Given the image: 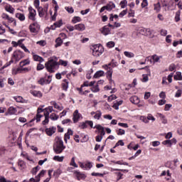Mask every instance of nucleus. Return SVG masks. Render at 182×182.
I'll use <instances>...</instances> for the list:
<instances>
[{"label": "nucleus", "mask_w": 182, "mask_h": 182, "mask_svg": "<svg viewBox=\"0 0 182 182\" xmlns=\"http://www.w3.org/2000/svg\"><path fill=\"white\" fill-rule=\"evenodd\" d=\"M65 149H66V146H64L62 138L60 136H56L53 144V151H55V154H60Z\"/></svg>", "instance_id": "1"}, {"label": "nucleus", "mask_w": 182, "mask_h": 182, "mask_svg": "<svg viewBox=\"0 0 182 182\" xmlns=\"http://www.w3.org/2000/svg\"><path fill=\"white\" fill-rule=\"evenodd\" d=\"M45 66L48 72H49L50 73H53L55 70H58V69L59 68L58 58H50L47 63H46Z\"/></svg>", "instance_id": "2"}, {"label": "nucleus", "mask_w": 182, "mask_h": 182, "mask_svg": "<svg viewBox=\"0 0 182 182\" xmlns=\"http://www.w3.org/2000/svg\"><path fill=\"white\" fill-rule=\"evenodd\" d=\"M92 55L95 58H99V56H102L103 55V52H105V48L100 44H95L92 47Z\"/></svg>", "instance_id": "3"}, {"label": "nucleus", "mask_w": 182, "mask_h": 182, "mask_svg": "<svg viewBox=\"0 0 182 182\" xmlns=\"http://www.w3.org/2000/svg\"><path fill=\"white\" fill-rule=\"evenodd\" d=\"M42 112L45 113V109H43L42 108H38L37 110V114L36 118L33 119L28 124H26V126H28V127H32V126H33V122H35V120H36L37 123L38 122H41V118L42 117V115L39 113H42Z\"/></svg>", "instance_id": "4"}, {"label": "nucleus", "mask_w": 182, "mask_h": 182, "mask_svg": "<svg viewBox=\"0 0 182 182\" xmlns=\"http://www.w3.org/2000/svg\"><path fill=\"white\" fill-rule=\"evenodd\" d=\"M28 29L31 33H34V35H38V33L41 29V25H39V23H38L37 21H34L29 25Z\"/></svg>", "instance_id": "5"}, {"label": "nucleus", "mask_w": 182, "mask_h": 182, "mask_svg": "<svg viewBox=\"0 0 182 182\" xmlns=\"http://www.w3.org/2000/svg\"><path fill=\"white\" fill-rule=\"evenodd\" d=\"M28 18L30 21H32L33 22L36 21V10L35 9H33L32 6H29L28 8Z\"/></svg>", "instance_id": "6"}, {"label": "nucleus", "mask_w": 182, "mask_h": 182, "mask_svg": "<svg viewBox=\"0 0 182 182\" xmlns=\"http://www.w3.org/2000/svg\"><path fill=\"white\" fill-rule=\"evenodd\" d=\"M12 57L16 62H19L20 60H21L23 58H25V53L18 50L14 52Z\"/></svg>", "instance_id": "7"}, {"label": "nucleus", "mask_w": 182, "mask_h": 182, "mask_svg": "<svg viewBox=\"0 0 182 182\" xmlns=\"http://www.w3.org/2000/svg\"><path fill=\"white\" fill-rule=\"evenodd\" d=\"M114 8H116V4L110 1L106 6H102L100 10V12L102 14V12H105V11H112V9H114Z\"/></svg>", "instance_id": "8"}, {"label": "nucleus", "mask_w": 182, "mask_h": 182, "mask_svg": "<svg viewBox=\"0 0 182 182\" xmlns=\"http://www.w3.org/2000/svg\"><path fill=\"white\" fill-rule=\"evenodd\" d=\"M78 164L80 168H82V170H90V168L93 167V164H92V163L89 161L86 163L78 162Z\"/></svg>", "instance_id": "9"}, {"label": "nucleus", "mask_w": 182, "mask_h": 182, "mask_svg": "<svg viewBox=\"0 0 182 182\" xmlns=\"http://www.w3.org/2000/svg\"><path fill=\"white\" fill-rule=\"evenodd\" d=\"M82 114L79 113V110L76 109L73 114V123H77L79 120H82Z\"/></svg>", "instance_id": "10"}, {"label": "nucleus", "mask_w": 182, "mask_h": 182, "mask_svg": "<svg viewBox=\"0 0 182 182\" xmlns=\"http://www.w3.org/2000/svg\"><path fill=\"white\" fill-rule=\"evenodd\" d=\"M90 115L93 117L95 120H100V118L102 117V111L97 110L96 112H91Z\"/></svg>", "instance_id": "11"}, {"label": "nucleus", "mask_w": 182, "mask_h": 182, "mask_svg": "<svg viewBox=\"0 0 182 182\" xmlns=\"http://www.w3.org/2000/svg\"><path fill=\"white\" fill-rule=\"evenodd\" d=\"M18 112V110L16 109V108L14 107H10L7 112L5 113V116H12L14 114H16V113Z\"/></svg>", "instance_id": "12"}, {"label": "nucleus", "mask_w": 182, "mask_h": 182, "mask_svg": "<svg viewBox=\"0 0 182 182\" xmlns=\"http://www.w3.org/2000/svg\"><path fill=\"white\" fill-rule=\"evenodd\" d=\"M46 133L47 136H53V134L56 133V127H50L49 128L46 129Z\"/></svg>", "instance_id": "13"}, {"label": "nucleus", "mask_w": 182, "mask_h": 182, "mask_svg": "<svg viewBox=\"0 0 182 182\" xmlns=\"http://www.w3.org/2000/svg\"><path fill=\"white\" fill-rule=\"evenodd\" d=\"M1 18L4 21H8V22L9 23H12V22H14V18L9 17V15H8L7 14H5V13H3L1 14Z\"/></svg>", "instance_id": "14"}, {"label": "nucleus", "mask_w": 182, "mask_h": 182, "mask_svg": "<svg viewBox=\"0 0 182 182\" xmlns=\"http://www.w3.org/2000/svg\"><path fill=\"white\" fill-rule=\"evenodd\" d=\"M75 31H78L79 32H83V31L86 29V26H85V24L83 23L76 24L75 25Z\"/></svg>", "instance_id": "15"}, {"label": "nucleus", "mask_w": 182, "mask_h": 182, "mask_svg": "<svg viewBox=\"0 0 182 182\" xmlns=\"http://www.w3.org/2000/svg\"><path fill=\"white\" fill-rule=\"evenodd\" d=\"M62 25H63V22L62 21V20H59L58 21H56L55 23H54V24L50 26V28L53 31H55V29H56V28H60V26H62Z\"/></svg>", "instance_id": "16"}, {"label": "nucleus", "mask_w": 182, "mask_h": 182, "mask_svg": "<svg viewBox=\"0 0 182 182\" xmlns=\"http://www.w3.org/2000/svg\"><path fill=\"white\" fill-rule=\"evenodd\" d=\"M129 100L133 105H139V103H140V99L136 95L131 97Z\"/></svg>", "instance_id": "17"}, {"label": "nucleus", "mask_w": 182, "mask_h": 182, "mask_svg": "<svg viewBox=\"0 0 182 182\" xmlns=\"http://www.w3.org/2000/svg\"><path fill=\"white\" fill-rule=\"evenodd\" d=\"M52 112H55V110L53 109V107L49 106V107L45 108L44 109V116L49 117V114H50V113H52Z\"/></svg>", "instance_id": "18"}, {"label": "nucleus", "mask_w": 182, "mask_h": 182, "mask_svg": "<svg viewBox=\"0 0 182 182\" xmlns=\"http://www.w3.org/2000/svg\"><path fill=\"white\" fill-rule=\"evenodd\" d=\"M37 11L38 12V16L40 18H43L45 16V14L47 12V9H44L43 7H39L37 9Z\"/></svg>", "instance_id": "19"}, {"label": "nucleus", "mask_w": 182, "mask_h": 182, "mask_svg": "<svg viewBox=\"0 0 182 182\" xmlns=\"http://www.w3.org/2000/svg\"><path fill=\"white\" fill-rule=\"evenodd\" d=\"M100 32L106 36L110 33V29L107 26H105L102 28H100Z\"/></svg>", "instance_id": "20"}, {"label": "nucleus", "mask_w": 182, "mask_h": 182, "mask_svg": "<svg viewBox=\"0 0 182 182\" xmlns=\"http://www.w3.org/2000/svg\"><path fill=\"white\" fill-rule=\"evenodd\" d=\"M161 58H163V56H159L155 54L151 57V59H152L153 63H160V59H161Z\"/></svg>", "instance_id": "21"}, {"label": "nucleus", "mask_w": 182, "mask_h": 182, "mask_svg": "<svg viewBox=\"0 0 182 182\" xmlns=\"http://www.w3.org/2000/svg\"><path fill=\"white\" fill-rule=\"evenodd\" d=\"M33 60H35L36 62H40V63H42V62H45V60L43 59V58L36 55L35 53H33Z\"/></svg>", "instance_id": "22"}, {"label": "nucleus", "mask_w": 182, "mask_h": 182, "mask_svg": "<svg viewBox=\"0 0 182 182\" xmlns=\"http://www.w3.org/2000/svg\"><path fill=\"white\" fill-rule=\"evenodd\" d=\"M68 88H69V81H68V80H63L62 82L63 90H65L66 92L68 91Z\"/></svg>", "instance_id": "23"}, {"label": "nucleus", "mask_w": 182, "mask_h": 182, "mask_svg": "<svg viewBox=\"0 0 182 182\" xmlns=\"http://www.w3.org/2000/svg\"><path fill=\"white\" fill-rule=\"evenodd\" d=\"M30 93L35 97H42V92L41 91L31 90Z\"/></svg>", "instance_id": "24"}, {"label": "nucleus", "mask_w": 182, "mask_h": 182, "mask_svg": "<svg viewBox=\"0 0 182 182\" xmlns=\"http://www.w3.org/2000/svg\"><path fill=\"white\" fill-rule=\"evenodd\" d=\"M28 65H31V60H29V58H27L20 62L21 68H23V66H28Z\"/></svg>", "instance_id": "25"}, {"label": "nucleus", "mask_w": 182, "mask_h": 182, "mask_svg": "<svg viewBox=\"0 0 182 182\" xmlns=\"http://www.w3.org/2000/svg\"><path fill=\"white\" fill-rule=\"evenodd\" d=\"M102 76H105V72L103 70L97 71L94 75V79H99V77H102Z\"/></svg>", "instance_id": "26"}, {"label": "nucleus", "mask_w": 182, "mask_h": 182, "mask_svg": "<svg viewBox=\"0 0 182 182\" xmlns=\"http://www.w3.org/2000/svg\"><path fill=\"white\" fill-rule=\"evenodd\" d=\"M16 18H18V19L19 21H21V22H23L26 19L25 14H23L22 13H16Z\"/></svg>", "instance_id": "27"}, {"label": "nucleus", "mask_w": 182, "mask_h": 182, "mask_svg": "<svg viewBox=\"0 0 182 182\" xmlns=\"http://www.w3.org/2000/svg\"><path fill=\"white\" fill-rule=\"evenodd\" d=\"M11 73L14 75H18V73H22V68H12Z\"/></svg>", "instance_id": "28"}, {"label": "nucleus", "mask_w": 182, "mask_h": 182, "mask_svg": "<svg viewBox=\"0 0 182 182\" xmlns=\"http://www.w3.org/2000/svg\"><path fill=\"white\" fill-rule=\"evenodd\" d=\"M5 10L6 12H9V14H14V12H15V9H14V7L9 4L5 6Z\"/></svg>", "instance_id": "29"}, {"label": "nucleus", "mask_w": 182, "mask_h": 182, "mask_svg": "<svg viewBox=\"0 0 182 182\" xmlns=\"http://www.w3.org/2000/svg\"><path fill=\"white\" fill-rule=\"evenodd\" d=\"M18 166L20 170H23L26 167V164H25V162L22 160H18Z\"/></svg>", "instance_id": "30"}, {"label": "nucleus", "mask_w": 182, "mask_h": 182, "mask_svg": "<svg viewBox=\"0 0 182 182\" xmlns=\"http://www.w3.org/2000/svg\"><path fill=\"white\" fill-rule=\"evenodd\" d=\"M173 143H176V139H173L172 140H166L162 142L164 146H171Z\"/></svg>", "instance_id": "31"}, {"label": "nucleus", "mask_w": 182, "mask_h": 182, "mask_svg": "<svg viewBox=\"0 0 182 182\" xmlns=\"http://www.w3.org/2000/svg\"><path fill=\"white\" fill-rule=\"evenodd\" d=\"M55 48H59V46H62V43H63V40H62V38H60V37H58L56 40H55Z\"/></svg>", "instance_id": "32"}, {"label": "nucleus", "mask_w": 182, "mask_h": 182, "mask_svg": "<svg viewBox=\"0 0 182 182\" xmlns=\"http://www.w3.org/2000/svg\"><path fill=\"white\" fill-rule=\"evenodd\" d=\"M108 66H111L112 68H117L119 66V63L116 61L114 59H112V61L108 64Z\"/></svg>", "instance_id": "33"}, {"label": "nucleus", "mask_w": 182, "mask_h": 182, "mask_svg": "<svg viewBox=\"0 0 182 182\" xmlns=\"http://www.w3.org/2000/svg\"><path fill=\"white\" fill-rule=\"evenodd\" d=\"M174 80H182V75L180 72H176V75L173 76Z\"/></svg>", "instance_id": "34"}, {"label": "nucleus", "mask_w": 182, "mask_h": 182, "mask_svg": "<svg viewBox=\"0 0 182 182\" xmlns=\"http://www.w3.org/2000/svg\"><path fill=\"white\" fill-rule=\"evenodd\" d=\"M139 33H141V35H147L146 32H150V29L144 28H140L139 29Z\"/></svg>", "instance_id": "35"}, {"label": "nucleus", "mask_w": 182, "mask_h": 182, "mask_svg": "<svg viewBox=\"0 0 182 182\" xmlns=\"http://www.w3.org/2000/svg\"><path fill=\"white\" fill-rule=\"evenodd\" d=\"M54 161H58L60 163H62L63 160L65 159V156H55L53 159Z\"/></svg>", "instance_id": "36"}, {"label": "nucleus", "mask_w": 182, "mask_h": 182, "mask_svg": "<svg viewBox=\"0 0 182 182\" xmlns=\"http://www.w3.org/2000/svg\"><path fill=\"white\" fill-rule=\"evenodd\" d=\"M75 174L77 178V180H82V178H85V175L81 173L80 172L75 171Z\"/></svg>", "instance_id": "37"}, {"label": "nucleus", "mask_w": 182, "mask_h": 182, "mask_svg": "<svg viewBox=\"0 0 182 182\" xmlns=\"http://www.w3.org/2000/svg\"><path fill=\"white\" fill-rule=\"evenodd\" d=\"M112 75H113V71L109 70L107 72V77L111 85L112 83H114V81L112 79Z\"/></svg>", "instance_id": "38"}, {"label": "nucleus", "mask_w": 182, "mask_h": 182, "mask_svg": "<svg viewBox=\"0 0 182 182\" xmlns=\"http://www.w3.org/2000/svg\"><path fill=\"white\" fill-rule=\"evenodd\" d=\"M180 15H181V11L178 10L175 14V22H180Z\"/></svg>", "instance_id": "39"}, {"label": "nucleus", "mask_w": 182, "mask_h": 182, "mask_svg": "<svg viewBox=\"0 0 182 182\" xmlns=\"http://www.w3.org/2000/svg\"><path fill=\"white\" fill-rule=\"evenodd\" d=\"M61 173H62V169L58 168L57 170L54 171L53 176L55 177V178H58V177L60 176Z\"/></svg>", "instance_id": "40"}, {"label": "nucleus", "mask_w": 182, "mask_h": 182, "mask_svg": "<svg viewBox=\"0 0 182 182\" xmlns=\"http://www.w3.org/2000/svg\"><path fill=\"white\" fill-rule=\"evenodd\" d=\"M90 90L91 91H92L93 93H97V92H100V89L99 88V85L92 87Z\"/></svg>", "instance_id": "41"}, {"label": "nucleus", "mask_w": 182, "mask_h": 182, "mask_svg": "<svg viewBox=\"0 0 182 182\" xmlns=\"http://www.w3.org/2000/svg\"><path fill=\"white\" fill-rule=\"evenodd\" d=\"M49 117H50V120L56 121V120H58V119H59V115H57L55 113H52V114H50Z\"/></svg>", "instance_id": "42"}, {"label": "nucleus", "mask_w": 182, "mask_h": 182, "mask_svg": "<svg viewBox=\"0 0 182 182\" xmlns=\"http://www.w3.org/2000/svg\"><path fill=\"white\" fill-rule=\"evenodd\" d=\"M119 5L122 9H124L127 6V0H122L120 1Z\"/></svg>", "instance_id": "43"}, {"label": "nucleus", "mask_w": 182, "mask_h": 182, "mask_svg": "<svg viewBox=\"0 0 182 182\" xmlns=\"http://www.w3.org/2000/svg\"><path fill=\"white\" fill-rule=\"evenodd\" d=\"M52 105H53L55 109H57V110H63V107L62 105H59L55 102H52Z\"/></svg>", "instance_id": "44"}, {"label": "nucleus", "mask_w": 182, "mask_h": 182, "mask_svg": "<svg viewBox=\"0 0 182 182\" xmlns=\"http://www.w3.org/2000/svg\"><path fill=\"white\" fill-rule=\"evenodd\" d=\"M13 99H14L17 103H22L23 102V98L21 96H15Z\"/></svg>", "instance_id": "45"}, {"label": "nucleus", "mask_w": 182, "mask_h": 182, "mask_svg": "<svg viewBox=\"0 0 182 182\" xmlns=\"http://www.w3.org/2000/svg\"><path fill=\"white\" fill-rule=\"evenodd\" d=\"M124 55L127 58H134V53H133L132 52L125 51L124 52Z\"/></svg>", "instance_id": "46"}, {"label": "nucleus", "mask_w": 182, "mask_h": 182, "mask_svg": "<svg viewBox=\"0 0 182 182\" xmlns=\"http://www.w3.org/2000/svg\"><path fill=\"white\" fill-rule=\"evenodd\" d=\"M77 90H79V92H80V95H85V96H86L87 95V93H90V90L83 91L82 87L78 88Z\"/></svg>", "instance_id": "47"}, {"label": "nucleus", "mask_w": 182, "mask_h": 182, "mask_svg": "<svg viewBox=\"0 0 182 182\" xmlns=\"http://www.w3.org/2000/svg\"><path fill=\"white\" fill-rule=\"evenodd\" d=\"M82 21V18H80V17L79 16H74L72 19V22L73 23H77V22H81Z\"/></svg>", "instance_id": "48"}, {"label": "nucleus", "mask_w": 182, "mask_h": 182, "mask_svg": "<svg viewBox=\"0 0 182 182\" xmlns=\"http://www.w3.org/2000/svg\"><path fill=\"white\" fill-rule=\"evenodd\" d=\"M105 90H111L109 92V93H115L116 92V88H114L112 90V87L111 86H109V85H107L104 87Z\"/></svg>", "instance_id": "49"}, {"label": "nucleus", "mask_w": 182, "mask_h": 182, "mask_svg": "<svg viewBox=\"0 0 182 182\" xmlns=\"http://www.w3.org/2000/svg\"><path fill=\"white\" fill-rule=\"evenodd\" d=\"M93 129H97V131L100 132H103V130H105V127H103V126L100 125V124H97L95 125Z\"/></svg>", "instance_id": "50"}, {"label": "nucleus", "mask_w": 182, "mask_h": 182, "mask_svg": "<svg viewBox=\"0 0 182 182\" xmlns=\"http://www.w3.org/2000/svg\"><path fill=\"white\" fill-rule=\"evenodd\" d=\"M70 166H72L73 167L77 168L78 166L76 164V162L75 161V157H73L71 159V161L70 162Z\"/></svg>", "instance_id": "51"}, {"label": "nucleus", "mask_w": 182, "mask_h": 182, "mask_svg": "<svg viewBox=\"0 0 182 182\" xmlns=\"http://www.w3.org/2000/svg\"><path fill=\"white\" fill-rule=\"evenodd\" d=\"M45 119L42 122V124L43 126H46V124H48L49 123V116L48 115H44Z\"/></svg>", "instance_id": "52"}, {"label": "nucleus", "mask_w": 182, "mask_h": 182, "mask_svg": "<svg viewBox=\"0 0 182 182\" xmlns=\"http://www.w3.org/2000/svg\"><path fill=\"white\" fill-rule=\"evenodd\" d=\"M38 170H41V167L39 166L33 168L31 171L32 174H33V176H36V173H38Z\"/></svg>", "instance_id": "53"}, {"label": "nucleus", "mask_w": 182, "mask_h": 182, "mask_svg": "<svg viewBox=\"0 0 182 182\" xmlns=\"http://www.w3.org/2000/svg\"><path fill=\"white\" fill-rule=\"evenodd\" d=\"M114 45H116V44L114 43V41H109V42L107 43L106 46H107V48H109V49H110L112 48H114Z\"/></svg>", "instance_id": "54"}, {"label": "nucleus", "mask_w": 182, "mask_h": 182, "mask_svg": "<svg viewBox=\"0 0 182 182\" xmlns=\"http://www.w3.org/2000/svg\"><path fill=\"white\" fill-rule=\"evenodd\" d=\"M65 9L68 12V14H73V12H75L73 7L66 6L65 7Z\"/></svg>", "instance_id": "55"}, {"label": "nucleus", "mask_w": 182, "mask_h": 182, "mask_svg": "<svg viewBox=\"0 0 182 182\" xmlns=\"http://www.w3.org/2000/svg\"><path fill=\"white\" fill-rule=\"evenodd\" d=\"M38 85H47L46 83V79L41 77L38 81Z\"/></svg>", "instance_id": "56"}, {"label": "nucleus", "mask_w": 182, "mask_h": 182, "mask_svg": "<svg viewBox=\"0 0 182 182\" xmlns=\"http://www.w3.org/2000/svg\"><path fill=\"white\" fill-rule=\"evenodd\" d=\"M134 10L130 9L128 13V18H134Z\"/></svg>", "instance_id": "57"}, {"label": "nucleus", "mask_w": 182, "mask_h": 182, "mask_svg": "<svg viewBox=\"0 0 182 182\" xmlns=\"http://www.w3.org/2000/svg\"><path fill=\"white\" fill-rule=\"evenodd\" d=\"M117 134L118 136H123L124 134H126V131H124V129H119L117 132Z\"/></svg>", "instance_id": "58"}, {"label": "nucleus", "mask_w": 182, "mask_h": 182, "mask_svg": "<svg viewBox=\"0 0 182 182\" xmlns=\"http://www.w3.org/2000/svg\"><path fill=\"white\" fill-rule=\"evenodd\" d=\"M161 9V6H160V3L154 4V11H156V12H159Z\"/></svg>", "instance_id": "59"}, {"label": "nucleus", "mask_w": 182, "mask_h": 182, "mask_svg": "<svg viewBox=\"0 0 182 182\" xmlns=\"http://www.w3.org/2000/svg\"><path fill=\"white\" fill-rule=\"evenodd\" d=\"M149 6V1L147 0H142V2L141 4V8H146Z\"/></svg>", "instance_id": "60"}, {"label": "nucleus", "mask_w": 182, "mask_h": 182, "mask_svg": "<svg viewBox=\"0 0 182 182\" xmlns=\"http://www.w3.org/2000/svg\"><path fill=\"white\" fill-rule=\"evenodd\" d=\"M43 69H45V65L43 64H41V63L37 65L36 70H43Z\"/></svg>", "instance_id": "61"}, {"label": "nucleus", "mask_w": 182, "mask_h": 182, "mask_svg": "<svg viewBox=\"0 0 182 182\" xmlns=\"http://www.w3.org/2000/svg\"><path fill=\"white\" fill-rule=\"evenodd\" d=\"M33 4H34V6H35V8H36V9L41 7V6H39V5L41 4V1L39 0H35Z\"/></svg>", "instance_id": "62"}, {"label": "nucleus", "mask_w": 182, "mask_h": 182, "mask_svg": "<svg viewBox=\"0 0 182 182\" xmlns=\"http://www.w3.org/2000/svg\"><path fill=\"white\" fill-rule=\"evenodd\" d=\"M142 82H149V76L146 74L142 75Z\"/></svg>", "instance_id": "63"}, {"label": "nucleus", "mask_w": 182, "mask_h": 182, "mask_svg": "<svg viewBox=\"0 0 182 182\" xmlns=\"http://www.w3.org/2000/svg\"><path fill=\"white\" fill-rule=\"evenodd\" d=\"M70 123H72V120L70 119H64L62 121L63 124H70Z\"/></svg>", "instance_id": "64"}]
</instances>
